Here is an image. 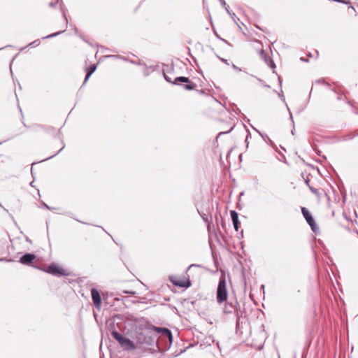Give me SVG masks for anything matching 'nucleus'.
<instances>
[{
  "mask_svg": "<svg viewBox=\"0 0 358 358\" xmlns=\"http://www.w3.org/2000/svg\"><path fill=\"white\" fill-rule=\"evenodd\" d=\"M228 298V291L227 288V281L224 274H222L216 291V300L218 303H222L227 301Z\"/></svg>",
  "mask_w": 358,
  "mask_h": 358,
  "instance_id": "nucleus-1",
  "label": "nucleus"
},
{
  "mask_svg": "<svg viewBox=\"0 0 358 358\" xmlns=\"http://www.w3.org/2000/svg\"><path fill=\"white\" fill-rule=\"evenodd\" d=\"M111 334L114 339H115L124 350L130 351L137 349V345L134 341L124 337L122 334L116 331H113Z\"/></svg>",
  "mask_w": 358,
  "mask_h": 358,
  "instance_id": "nucleus-2",
  "label": "nucleus"
},
{
  "mask_svg": "<svg viewBox=\"0 0 358 358\" xmlns=\"http://www.w3.org/2000/svg\"><path fill=\"white\" fill-rule=\"evenodd\" d=\"M164 78L166 81H168L169 83H172L171 79L165 74H164ZM178 82L187 83V85H185L183 86V87L187 90H192L196 87V85L195 83L191 82L187 77H185V76L177 77V78H176V79H175L174 82H173V83L178 84Z\"/></svg>",
  "mask_w": 358,
  "mask_h": 358,
  "instance_id": "nucleus-3",
  "label": "nucleus"
},
{
  "mask_svg": "<svg viewBox=\"0 0 358 358\" xmlns=\"http://www.w3.org/2000/svg\"><path fill=\"white\" fill-rule=\"evenodd\" d=\"M46 272L48 273H50L52 275H57V276H62V275H68V273L66 272V271L64 269H63L62 268H61L56 264H50L48 267Z\"/></svg>",
  "mask_w": 358,
  "mask_h": 358,
  "instance_id": "nucleus-4",
  "label": "nucleus"
},
{
  "mask_svg": "<svg viewBox=\"0 0 358 358\" xmlns=\"http://www.w3.org/2000/svg\"><path fill=\"white\" fill-rule=\"evenodd\" d=\"M135 344L137 345V348L143 344L151 345L152 339L150 336H145L143 333H139L134 338Z\"/></svg>",
  "mask_w": 358,
  "mask_h": 358,
  "instance_id": "nucleus-5",
  "label": "nucleus"
},
{
  "mask_svg": "<svg viewBox=\"0 0 358 358\" xmlns=\"http://www.w3.org/2000/svg\"><path fill=\"white\" fill-rule=\"evenodd\" d=\"M301 212H302V214H303L304 218L306 219V222L310 225L311 229L313 231H316L317 229V227L313 217H312L311 214L310 213V212L304 207H303L301 208Z\"/></svg>",
  "mask_w": 358,
  "mask_h": 358,
  "instance_id": "nucleus-6",
  "label": "nucleus"
},
{
  "mask_svg": "<svg viewBox=\"0 0 358 358\" xmlns=\"http://www.w3.org/2000/svg\"><path fill=\"white\" fill-rule=\"evenodd\" d=\"M91 295L94 306L97 309H100L101 304V298L99 291L95 288H92L91 289Z\"/></svg>",
  "mask_w": 358,
  "mask_h": 358,
  "instance_id": "nucleus-7",
  "label": "nucleus"
},
{
  "mask_svg": "<svg viewBox=\"0 0 358 358\" xmlns=\"http://www.w3.org/2000/svg\"><path fill=\"white\" fill-rule=\"evenodd\" d=\"M35 258L36 256L34 254L27 253L20 257V262L22 264L28 265L35 259Z\"/></svg>",
  "mask_w": 358,
  "mask_h": 358,
  "instance_id": "nucleus-8",
  "label": "nucleus"
},
{
  "mask_svg": "<svg viewBox=\"0 0 358 358\" xmlns=\"http://www.w3.org/2000/svg\"><path fill=\"white\" fill-rule=\"evenodd\" d=\"M259 54L261 58L264 60V62L268 66H270L271 68H274L275 66L273 60L269 57V56L266 53V52L264 50H261Z\"/></svg>",
  "mask_w": 358,
  "mask_h": 358,
  "instance_id": "nucleus-9",
  "label": "nucleus"
},
{
  "mask_svg": "<svg viewBox=\"0 0 358 358\" xmlns=\"http://www.w3.org/2000/svg\"><path fill=\"white\" fill-rule=\"evenodd\" d=\"M230 213L234 229L238 231L239 228L238 214L235 210H231Z\"/></svg>",
  "mask_w": 358,
  "mask_h": 358,
  "instance_id": "nucleus-10",
  "label": "nucleus"
},
{
  "mask_svg": "<svg viewBox=\"0 0 358 358\" xmlns=\"http://www.w3.org/2000/svg\"><path fill=\"white\" fill-rule=\"evenodd\" d=\"M96 66L94 64H92L90 66H89L88 68H87V69H86L87 73H86V76H85V78L84 80V84H85L87 83V80L90 78L91 75L96 71Z\"/></svg>",
  "mask_w": 358,
  "mask_h": 358,
  "instance_id": "nucleus-11",
  "label": "nucleus"
},
{
  "mask_svg": "<svg viewBox=\"0 0 358 358\" xmlns=\"http://www.w3.org/2000/svg\"><path fill=\"white\" fill-rule=\"evenodd\" d=\"M155 330L157 332L162 333L164 336H167L170 340L172 338V334L170 330L166 328L156 327Z\"/></svg>",
  "mask_w": 358,
  "mask_h": 358,
  "instance_id": "nucleus-12",
  "label": "nucleus"
},
{
  "mask_svg": "<svg viewBox=\"0 0 358 358\" xmlns=\"http://www.w3.org/2000/svg\"><path fill=\"white\" fill-rule=\"evenodd\" d=\"M171 282L176 286H178V287H185V285L183 282L180 281V280H171ZM190 285V283L188 282V285H186V287H189Z\"/></svg>",
  "mask_w": 358,
  "mask_h": 358,
  "instance_id": "nucleus-13",
  "label": "nucleus"
},
{
  "mask_svg": "<svg viewBox=\"0 0 358 358\" xmlns=\"http://www.w3.org/2000/svg\"><path fill=\"white\" fill-rule=\"evenodd\" d=\"M233 311V306L229 304H226L224 308V312L225 313H231Z\"/></svg>",
  "mask_w": 358,
  "mask_h": 358,
  "instance_id": "nucleus-14",
  "label": "nucleus"
},
{
  "mask_svg": "<svg viewBox=\"0 0 358 358\" xmlns=\"http://www.w3.org/2000/svg\"><path fill=\"white\" fill-rule=\"evenodd\" d=\"M64 31H58V32H56V33H54V34H50L48 36H44L43 37V39H46V38H53L59 34H60L61 33H62Z\"/></svg>",
  "mask_w": 358,
  "mask_h": 358,
  "instance_id": "nucleus-15",
  "label": "nucleus"
},
{
  "mask_svg": "<svg viewBox=\"0 0 358 358\" xmlns=\"http://www.w3.org/2000/svg\"><path fill=\"white\" fill-rule=\"evenodd\" d=\"M39 44H40V41H39V40H36V41H33V42L30 43L29 44V46L34 47V46H38V45H39Z\"/></svg>",
  "mask_w": 358,
  "mask_h": 358,
  "instance_id": "nucleus-16",
  "label": "nucleus"
},
{
  "mask_svg": "<svg viewBox=\"0 0 358 358\" xmlns=\"http://www.w3.org/2000/svg\"><path fill=\"white\" fill-rule=\"evenodd\" d=\"M123 292L125 294H131V295L136 294V292H134V291H123Z\"/></svg>",
  "mask_w": 358,
  "mask_h": 358,
  "instance_id": "nucleus-17",
  "label": "nucleus"
},
{
  "mask_svg": "<svg viewBox=\"0 0 358 358\" xmlns=\"http://www.w3.org/2000/svg\"><path fill=\"white\" fill-rule=\"evenodd\" d=\"M192 267H200V265L193 264L189 265V266H188L187 269L189 270V269H190V268H192Z\"/></svg>",
  "mask_w": 358,
  "mask_h": 358,
  "instance_id": "nucleus-18",
  "label": "nucleus"
},
{
  "mask_svg": "<svg viewBox=\"0 0 358 358\" xmlns=\"http://www.w3.org/2000/svg\"><path fill=\"white\" fill-rule=\"evenodd\" d=\"M223 7L225 8L226 11L228 13V14H229V15H231V12L229 11V6H227V5L226 4V6H223Z\"/></svg>",
  "mask_w": 358,
  "mask_h": 358,
  "instance_id": "nucleus-19",
  "label": "nucleus"
},
{
  "mask_svg": "<svg viewBox=\"0 0 358 358\" xmlns=\"http://www.w3.org/2000/svg\"><path fill=\"white\" fill-rule=\"evenodd\" d=\"M232 67L236 71H241V69L240 68H238V66H236L235 64H232Z\"/></svg>",
  "mask_w": 358,
  "mask_h": 358,
  "instance_id": "nucleus-20",
  "label": "nucleus"
},
{
  "mask_svg": "<svg viewBox=\"0 0 358 358\" xmlns=\"http://www.w3.org/2000/svg\"><path fill=\"white\" fill-rule=\"evenodd\" d=\"M219 1L220 2V3L222 6H226V1L224 0H219Z\"/></svg>",
  "mask_w": 358,
  "mask_h": 358,
  "instance_id": "nucleus-21",
  "label": "nucleus"
},
{
  "mask_svg": "<svg viewBox=\"0 0 358 358\" xmlns=\"http://www.w3.org/2000/svg\"><path fill=\"white\" fill-rule=\"evenodd\" d=\"M3 261L11 262L10 259H5V258H0V262H3Z\"/></svg>",
  "mask_w": 358,
  "mask_h": 358,
  "instance_id": "nucleus-22",
  "label": "nucleus"
},
{
  "mask_svg": "<svg viewBox=\"0 0 358 358\" xmlns=\"http://www.w3.org/2000/svg\"><path fill=\"white\" fill-rule=\"evenodd\" d=\"M55 4H56V3L50 2V3H49V6H50V7H55Z\"/></svg>",
  "mask_w": 358,
  "mask_h": 358,
  "instance_id": "nucleus-23",
  "label": "nucleus"
},
{
  "mask_svg": "<svg viewBox=\"0 0 358 358\" xmlns=\"http://www.w3.org/2000/svg\"><path fill=\"white\" fill-rule=\"evenodd\" d=\"M221 60H222L223 62H224L227 65H229V64L227 59H221Z\"/></svg>",
  "mask_w": 358,
  "mask_h": 358,
  "instance_id": "nucleus-24",
  "label": "nucleus"
},
{
  "mask_svg": "<svg viewBox=\"0 0 358 358\" xmlns=\"http://www.w3.org/2000/svg\"><path fill=\"white\" fill-rule=\"evenodd\" d=\"M64 148V145H63V146L62 147V148L57 152V153H56L55 155H54L53 156H55L57 155L59 152H61L63 149Z\"/></svg>",
  "mask_w": 358,
  "mask_h": 358,
  "instance_id": "nucleus-25",
  "label": "nucleus"
},
{
  "mask_svg": "<svg viewBox=\"0 0 358 358\" xmlns=\"http://www.w3.org/2000/svg\"><path fill=\"white\" fill-rule=\"evenodd\" d=\"M44 206H45L46 208H48V209H50V208L48 205H46L45 203H44Z\"/></svg>",
  "mask_w": 358,
  "mask_h": 358,
  "instance_id": "nucleus-26",
  "label": "nucleus"
},
{
  "mask_svg": "<svg viewBox=\"0 0 358 358\" xmlns=\"http://www.w3.org/2000/svg\"><path fill=\"white\" fill-rule=\"evenodd\" d=\"M334 1H336V2H343L342 0H333Z\"/></svg>",
  "mask_w": 358,
  "mask_h": 358,
  "instance_id": "nucleus-27",
  "label": "nucleus"
},
{
  "mask_svg": "<svg viewBox=\"0 0 358 358\" xmlns=\"http://www.w3.org/2000/svg\"><path fill=\"white\" fill-rule=\"evenodd\" d=\"M289 115H290V119L293 121V117H292V115L291 113V112L289 111Z\"/></svg>",
  "mask_w": 358,
  "mask_h": 358,
  "instance_id": "nucleus-28",
  "label": "nucleus"
},
{
  "mask_svg": "<svg viewBox=\"0 0 358 358\" xmlns=\"http://www.w3.org/2000/svg\"><path fill=\"white\" fill-rule=\"evenodd\" d=\"M231 16V17L234 19V16H235V13H231V15H230Z\"/></svg>",
  "mask_w": 358,
  "mask_h": 358,
  "instance_id": "nucleus-29",
  "label": "nucleus"
},
{
  "mask_svg": "<svg viewBox=\"0 0 358 358\" xmlns=\"http://www.w3.org/2000/svg\"><path fill=\"white\" fill-rule=\"evenodd\" d=\"M62 13H63V16H64V18H66V14L64 13V11L62 12Z\"/></svg>",
  "mask_w": 358,
  "mask_h": 358,
  "instance_id": "nucleus-30",
  "label": "nucleus"
},
{
  "mask_svg": "<svg viewBox=\"0 0 358 358\" xmlns=\"http://www.w3.org/2000/svg\"><path fill=\"white\" fill-rule=\"evenodd\" d=\"M286 107H287V108L288 111H290V109H289V108L288 105H286Z\"/></svg>",
  "mask_w": 358,
  "mask_h": 358,
  "instance_id": "nucleus-31",
  "label": "nucleus"
},
{
  "mask_svg": "<svg viewBox=\"0 0 358 358\" xmlns=\"http://www.w3.org/2000/svg\"><path fill=\"white\" fill-rule=\"evenodd\" d=\"M286 107H287V108L288 111H290V109H289V108L288 105H286Z\"/></svg>",
  "mask_w": 358,
  "mask_h": 358,
  "instance_id": "nucleus-32",
  "label": "nucleus"
},
{
  "mask_svg": "<svg viewBox=\"0 0 358 358\" xmlns=\"http://www.w3.org/2000/svg\"><path fill=\"white\" fill-rule=\"evenodd\" d=\"M286 107H287V108L288 111H290V109H289V108L288 105H286Z\"/></svg>",
  "mask_w": 358,
  "mask_h": 358,
  "instance_id": "nucleus-33",
  "label": "nucleus"
},
{
  "mask_svg": "<svg viewBox=\"0 0 358 358\" xmlns=\"http://www.w3.org/2000/svg\"><path fill=\"white\" fill-rule=\"evenodd\" d=\"M286 107H287V108L288 111H290V109H289V108L288 105H286Z\"/></svg>",
  "mask_w": 358,
  "mask_h": 358,
  "instance_id": "nucleus-34",
  "label": "nucleus"
},
{
  "mask_svg": "<svg viewBox=\"0 0 358 358\" xmlns=\"http://www.w3.org/2000/svg\"><path fill=\"white\" fill-rule=\"evenodd\" d=\"M292 134L294 135V129L293 130H292Z\"/></svg>",
  "mask_w": 358,
  "mask_h": 358,
  "instance_id": "nucleus-35",
  "label": "nucleus"
},
{
  "mask_svg": "<svg viewBox=\"0 0 358 358\" xmlns=\"http://www.w3.org/2000/svg\"><path fill=\"white\" fill-rule=\"evenodd\" d=\"M33 182H31V186H33V185H34V183H33Z\"/></svg>",
  "mask_w": 358,
  "mask_h": 358,
  "instance_id": "nucleus-36",
  "label": "nucleus"
},
{
  "mask_svg": "<svg viewBox=\"0 0 358 358\" xmlns=\"http://www.w3.org/2000/svg\"><path fill=\"white\" fill-rule=\"evenodd\" d=\"M57 1H58V0H57Z\"/></svg>",
  "mask_w": 358,
  "mask_h": 358,
  "instance_id": "nucleus-37",
  "label": "nucleus"
}]
</instances>
